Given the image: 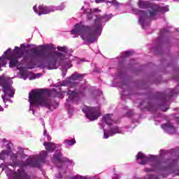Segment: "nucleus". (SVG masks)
Instances as JSON below:
<instances>
[{
    "label": "nucleus",
    "instance_id": "nucleus-44",
    "mask_svg": "<svg viewBox=\"0 0 179 179\" xmlns=\"http://www.w3.org/2000/svg\"><path fill=\"white\" fill-rule=\"evenodd\" d=\"M160 124V122H159V121H156V122H155V125H157V124Z\"/></svg>",
    "mask_w": 179,
    "mask_h": 179
},
{
    "label": "nucleus",
    "instance_id": "nucleus-40",
    "mask_svg": "<svg viewBox=\"0 0 179 179\" xmlns=\"http://www.w3.org/2000/svg\"><path fill=\"white\" fill-rule=\"evenodd\" d=\"M94 12L100 13V12H101V10H99V9H97V8H94Z\"/></svg>",
    "mask_w": 179,
    "mask_h": 179
},
{
    "label": "nucleus",
    "instance_id": "nucleus-47",
    "mask_svg": "<svg viewBox=\"0 0 179 179\" xmlns=\"http://www.w3.org/2000/svg\"><path fill=\"white\" fill-rule=\"evenodd\" d=\"M21 47H24V44H22V45H21Z\"/></svg>",
    "mask_w": 179,
    "mask_h": 179
},
{
    "label": "nucleus",
    "instance_id": "nucleus-30",
    "mask_svg": "<svg viewBox=\"0 0 179 179\" xmlns=\"http://www.w3.org/2000/svg\"><path fill=\"white\" fill-rule=\"evenodd\" d=\"M134 67H135V60L132 59L129 63L128 68H129V69H134Z\"/></svg>",
    "mask_w": 179,
    "mask_h": 179
},
{
    "label": "nucleus",
    "instance_id": "nucleus-10",
    "mask_svg": "<svg viewBox=\"0 0 179 179\" xmlns=\"http://www.w3.org/2000/svg\"><path fill=\"white\" fill-rule=\"evenodd\" d=\"M48 152L45 150L42 151L37 157L28 158L24 162H21L19 164L21 167H34L40 169L41 163H45V158L47 157Z\"/></svg>",
    "mask_w": 179,
    "mask_h": 179
},
{
    "label": "nucleus",
    "instance_id": "nucleus-50",
    "mask_svg": "<svg viewBox=\"0 0 179 179\" xmlns=\"http://www.w3.org/2000/svg\"><path fill=\"white\" fill-rule=\"evenodd\" d=\"M41 142H44V141L43 139H41Z\"/></svg>",
    "mask_w": 179,
    "mask_h": 179
},
{
    "label": "nucleus",
    "instance_id": "nucleus-7",
    "mask_svg": "<svg viewBox=\"0 0 179 179\" xmlns=\"http://www.w3.org/2000/svg\"><path fill=\"white\" fill-rule=\"evenodd\" d=\"M61 151H56L53 155V159L56 162V166L59 169V173L56 174V178L59 179L62 178V174L61 173H65L66 171V169H68V166H75V163L72 159H69V158L66 157H63ZM65 163L68 164V166L65 165Z\"/></svg>",
    "mask_w": 179,
    "mask_h": 179
},
{
    "label": "nucleus",
    "instance_id": "nucleus-41",
    "mask_svg": "<svg viewBox=\"0 0 179 179\" xmlns=\"http://www.w3.org/2000/svg\"><path fill=\"white\" fill-rule=\"evenodd\" d=\"M66 72H67L66 70L64 71H63V72H62V76H65L66 75Z\"/></svg>",
    "mask_w": 179,
    "mask_h": 179
},
{
    "label": "nucleus",
    "instance_id": "nucleus-25",
    "mask_svg": "<svg viewBox=\"0 0 179 179\" xmlns=\"http://www.w3.org/2000/svg\"><path fill=\"white\" fill-rule=\"evenodd\" d=\"M43 76V73H38L31 75L29 77V80H34V79H38L39 78H41Z\"/></svg>",
    "mask_w": 179,
    "mask_h": 179
},
{
    "label": "nucleus",
    "instance_id": "nucleus-53",
    "mask_svg": "<svg viewBox=\"0 0 179 179\" xmlns=\"http://www.w3.org/2000/svg\"><path fill=\"white\" fill-rule=\"evenodd\" d=\"M43 127H44V123L43 124Z\"/></svg>",
    "mask_w": 179,
    "mask_h": 179
},
{
    "label": "nucleus",
    "instance_id": "nucleus-8",
    "mask_svg": "<svg viewBox=\"0 0 179 179\" xmlns=\"http://www.w3.org/2000/svg\"><path fill=\"white\" fill-rule=\"evenodd\" d=\"M117 78H120L119 83H117L122 97H128L132 99V96L135 95V81L127 82L121 78V74H117Z\"/></svg>",
    "mask_w": 179,
    "mask_h": 179
},
{
    "label": "nucleus",
    "instance_id": "nucleus-21",
    "mask_svg": "<svg viewBox=\"0 0 179 179\" xmlns=\"http://www.w3.org/2000/svg\"><path fill=\"white\" fill-rule=\"evenodd\" d=\"M9 156H10V160L13 162V164H8V166H11V167H13V169H15V167L17 166V164H16V162H17V154L11 152L9 155Z\"/></svg>",
    "mask_w": 179,
    "mask_h": 179
},
{
    "label": "nucleus",
    "instance_id": "nucleus-26",
    "mask_svg": "<svg viewBox=\"0 0 179 179\" xmlns=\"http://www.w3.org/2000/svg\"><path fill=\"white\" fill-rule=\"evenodd\" d=\"M44 141L45 142H50L51 141V136L50 134H47V129L43 131Z\"/></svg>",
    "mask_w": 179,
    "mask_h": 179
},
{
    "label": "nucleus",
    "instance_id": "nucleus-43",
    "mask_svg": "<svg viewBox=\"0 0 179 179\" xmlns=\"http://www.w3.org/2000/svg\"><path fill=\"white\" fill-rule=\"evenodd\" d=\"M161 155H163L164 153V151L163 150H160Z\"/></svg>",
    "mask_w": 179,
    "mask_h": 179
},
{
    "label": "nucleus",
    "instance_id": "nucleus-13",
    "mask_svg": "<svg viewBox=\"0 0 179 179\" xmlns=\"http://www.w3.org/2000/svg\"><path fill=\"white\" fill-rule=\"evenodd\" d=\"M82 111L85 114V117L90 121H94L100 117L101 112L100 107H89L87 106L82 108Z\"/></svg>",
    "mask_w": 179,
    "mask_h": 179
},
{
    "label": "nucleus",
    "instance_id": "nucleus-12",
    "mask_svg": "<svg viewBox=\"0 0 179 179\" xmlns=\"http://www.w3.org/2000/svg\"><path fill=\"white\" fill-rule=\"evenodd\" d=\"M13 85V80L9 77H2L0 78V86L3 87V92L4 97L13 98L15 96V88L12 86Z\"/></svg>",
    "mask_w": 179,
    "mask_h": 179
},
{
    "label": "nucleus",
    "instance_id": "nucleus-20",
    "mask_svg": "<svg viewBox=\"0 0 179 179\" xmlns=\"http://www.w3.org/2000/svg\"><path fill=\"white\" fill-rule=\"evenodd\" d=\"M126 6L129 10H131V13H133V15L135 14V0H127Z\"/></svg>",
    "mask_w": 179,
    "mask_h": 179
},
{
    "label": "nucleus",
    "instance_id": "nucleus-24",
    "mask_svg": "<svg viewBox=\"0 0 179 179\" xmlns=\"http://www.w3.org/2000/svg\"><path fill=\"white\" fill-rule=\"evenodd\" d=\"M20 78L23 79L24 80H26L27 78H30V76H29V73L27 71H21L20 73Z\"/></svg>",
    "mask_w": 179,
    "mask_h": 179
},
{
    "label": "nucleus",
    "instance_id": "nucleus-27",
    "mask_svg": "<svg viewBox=\"0 0 179 179\" xmlns=\"http://www.w3.org/2000/svg\"><path fill=\"white\" fill-rule=\"evenodd\" d=\"M108 3L113 4V6L116 7V9H118L120 6V3H118V1H116L115 0H108Z\"/></svg>",
    "mask_w": 179,
    "mask_h": 179
},
{
    "label": "nucleus",
    "instance_id": "nucleus-17",
    "mask_svg": "<svg viewBox=\"0 0 179 179\" xmlns=\"http://www.w3.org/2000/svg\"><path fill=\"white\" fill-rule=\"evenodd\" d=\"M161 127L162 129H164V132H166V134H173L177 132V129L170 122H168L166 124H162Z\"/></svg>",
    "mask_w": 179,
    "mask_h": 179
},
{
    "label": "nucleus",
    "instance_id": "nucleus-5",
    "mask_svg": "<svg viewBox=\"0 0 179 179\" xmlns=\"http://www.w3.org/2000/svg\"><path fill=\"white\" fill-rule=\"evenodd\" d=\"M160 158L156 155H150L146 156L141 152H139L137 155V160L139 164L142 166H145V164H148V162H151L152 169L149 168L145 169V171L148 173L149 171H159L160 170H166V167H163V166H174L177 161H171L168 160L165 162H159Z\"/></svg>",
    "mask_w": 179,
    "mask_h": 179
},
{
    "label": "nucleus",
    "instance_id": "nucleus-45",
    "mask_svg": "<svg viewBox=\"0 0 179 179\" xmlns=\"http://www.w3.org/2000/svg\"><path fill=\"white\" fill-rule=\"evenodd\" d=\"M5 108H8V105H6V103H5Z\"/></svg>",
    "mask_w": 179,
    "mask_h": 179
},
{
    "label": "nucleus",
    "instance_id": "nucleus-48",
    "mask_svg": "<svg viewBox=\"0 0 179 179\" xmlns=\"http://www.w3.org/2000/svg\"><path fill=\"white\" fill-rule=\"evenodd\" d=\"M160 38H162V37H159V38H157V41L160 40Z\"/></svg>",
    "mask_w": 179,
    "mask_h": 179
},
{
    "label": "nucleus",
    "instance_id": "nucleus-14",
    "mask_svg": "<svg viewBox=\"0 0 179 179\" xmlns=\"http://www.w3.org/2000/svg\"><path fill=\"white\" fill-rule=\"evenodd\" d=\"M167 94L160 93L159 97L163 101V103L161 105L162 111H167L169 110V100L173 97V96H176V94H178L177 90L169 89L166 91Z\"/></svg>",
    "mask_w": 179,
    "mask_h": 179
},
{
    "label": "nucleus",
    "instance_id": "nucleus-15",
    "mask_svg": "<svg viewBox=\"0 0 179 179\" xmlns=\"http://www.w3.org/2000/svg\"><path fill=\"white\" fill-rule=\"evenodd\" d=\"M5 173L9 179H26V176H27L26 171L23 169H18L17 171H13V170L7 168L5 170Z\"/></svg>",
    "mask_w": 179,
    "mask_h": 179
},
{
    "label": "nucleus",
    "instance_id": "nucleus-46",
    "mask_svg": "<svg viewBox=\"0 0 179 179\" xmlns=\"http://www.w3.org/2000/svg\"><path fill=\"white\" fill-rule=\"evenodd\" d=\"M131 122H132V124H134V119H132Z\"/></svg>",
    "mask_w": 179,
    "mask_h": 179
},
{
    "label": "nucleus",
    "instance_id": "nucleus-42",
    "mask_svg": "<svg viewBox=\"0 0 179 179\" xmlns=\"http://www.w3.org/2000/svg\"><path fill=\"white\" fill-rule=\"evenodd\" d=\"M0 92H1V89H0ZM0 111H3V108L1 106H0Z\"/></svg>",
    "mask_w": 179,
    "mask_h": 179
},
{
    "label": "nucleus",
    "instance_id": "nucleus-29",
    "mask_svg": "<svg viewBox=\"0 0 179 179\" xmlns=\"http://www.w3.org/2000/svg\"><path fill=\"white\" fill-rule=\"evenodd\" d=\"M72 179H89L88 176H83L80 175H76L72 177Z\"/></svg>",
    "mask_w": 179,
    "mask_h": 179
},
{
    "label": "nucleus",
    "instance_id": "nucleus-18",
    "mask_svg": "<svg viewBox=\"0 0 179 179\" xmlns=\"http://www.w3.org/2000/svg\"><path fill=\"white\" fill-rule=\"evenodd\" d=\"M132 54H134V52L131 51V50H127L126 52H122L120 53V57H118V64L119 65H123L124 62H125V61H127V58H129V57H131V55H132Z\"/></svg>",
    "mask_w": 179,
    "mask_h": 179
},
{
    "label": "nucleus",
    "instance_id": "nucleus-2",
    "mask_svg": "<svg viewBox=\"0 0 179 179\" xmlns=\"http://www.w3.org/2000/svg\"><path fill=\"white\" fill-rule=\"evenodd\" d=\"M41 49H32L31 58H35L40 62L39 68H46V69H55L57 63L64 68L69 69L72 68L73 62L76 64H82L83 60L78 59V57L72 56V51L68 49L66 46H58L57 50L60 52H53L55 47L52 43L41 45L38 46Z\"/></svg>",
    "mask_w": 179,
    "mask_h": 179
},
{
    "label": "nucleus",
    "instance_id": "nucleus-6",
    "mask_svg": "<svg viewBox=\"0 0 179 179\" xmlns=\"http://www.w3.org/2000/svg\"><path fill=\"white\" fill-rule=\"evenodd\" d=\"M101 122L109 127V129L107 130L104 129V125L102 123H99L100 129H103V139H108L110 136H114L117 134H125L122 128L117 126V120H114L113 114L105 115L102 118Z\"/></svg>",
    "mask_w": 179,
    "mask_h": 179
},
{
    "label": "nucleus",
    "instance_id": "nucleus-39",
    "mask_svg": "<svg viewBox=\"0 0 179 179\" xmlns=\"http://www.w3.org/2000/svg\"><path fill=\"white\" fill-rule=\"evenodd\" d=\"M175 174L176 175V176H179V170L178 169H176V170H175Z\"/></svg>",
    "mask_w": 179,
    "mask_h": 179
},
{
    "label": "nucleus",
    "instance_id": "nucleus-33",
    "mask_svg": "<svg viewBox=\"0 0 179 179\" xmlns=\"http://www.w3.org/2000/svg\"><path fill=\"white\" fill-rule=\"evenodd\" d=\"M121 178V176L118 173H116L114 175L113 177H112V179H120Z\"/></svg>",
    "mask_w": 179,
    "mask_h": 179
},
{
    "label": "nucleus",
    "instance_id": "nucleus-1",
    "mask_svg": "<svg viewBox=\"0 0 179 179\" xmlns=\"http://www.w3.org/2000/svg\"><path fill=\"white\" fill-rule=\"evenodd\" d=\"M85 76L86 73L75 72L67 79L55 84L53 86L56 88H53L52 92L47 90L41 91L33 90L29 93V111H32V114L34 115L36 108H38V106L45 107L50 111H54L58 107V103L51 99V96L58 97V99H64L66 92L61 91L62 86L76 89L73 92H79L81 90V92H85V96H86V92L87 91L86 85H80L79 82H76V80H83Z\"/></svg>",
    "mask_w": 179,
    "mask_h": 179
},
{
    "label": "nucleus",
    "instance_id": "nucleus-37",
    "mask_svg": "<svg viewBox=\"0 0 179 179\" xmlns=\"http://www.w3.org/2000/svg\"><path fill=\"white\" fill-rule=\"evenodd\" d=\"M162 34H164V33H167V29H164L161 31Z\"/></svg>",
    "mask_w": 179,
    "mask_h": 179
},
{
    "label": "nucleus",
    "instance_id": "nucleus-16",
    "mask_svg": "<svg viewBox=\"0 0 179 179\" xmlns=\"http://www.w3.org/2000/svg\"><path fill=\"white\" fill-rule=\"evenodd\" d=\"M2 142L4 143H7L6 145V148L7 150H2L1 152L0 153V160H5L6 157H8V156L12 153V146H13V144L10 142H8L6 138H3L2 140Z\"/></svg>",
    "mask_w": 179,
    "mask_h": 179
},
{
    "label": "nucleus",
    "instance_id": "nucleus-19",
    "mask_svg": "<svg viewBox=\"0 0 179 179\" xmlns=\"http://www.w3.org/2000/svg\"><path fill=\"white\" fill-rule=\"evenodd\" d=\"M43 146L45 148L47 152H50V153H52L57 148V145L52 142L44 141Z\"/></svg>",
    "mask_w": 179,
    "mask_h": 179
},
{
    "label": "nucleus",
    "instance_id": "nucleus-51",
    "mask_svg": "<svg viewBox=\"0 0 179 179\" xmlns=\"http://www.w3.org/2000/svg\"><path fill=\"white\" fill-rule=\"evenodd\" d=\"M27 47H30V45H28Z\"/></svg>",
    "mask_w": 179,
    "mask_h": 179
},
{
    "label": "nucleus",
    "instance_id": "nucleus-34",
    "mask_svg": "<svg viewBox=\"0 0 179 179\" xmlns=\"http://www.w3.org/2000/svg\"><path fill=\"white\" fill-rule=\"evenodd\" d=\"M87 17H88L89 20H91V19H92V17H93V13H90L87 15Z\"/></svg>",
    "mask_w": 179,
    "mask_h": 179
},
{
    "label": "nucleus",
    "instance_id": "nucleus-38",
    "mask_svg": "<svg viewBox=\"0 0 179 179\" xmlns=\"http://www.w3.org/2000/svg\"><path fill=\"white\" fill-rule=\"evenodd\" d=\"M94 72H100V69L95 67L94 69Z\"/></svg>",
    "mask_w": 179,
    "mask_h": 179
},
{
    "label": "nucleus",
    "instance_id": "nucleus-52",
    "mask_svg": "<svg viewBox=\"0 0 179 179\" xmlns=\"http://www.w3.org/2000/svg\"><path fill=\"white\" fill-rule=\"evenodd\" d=\"M152 1H159V0H152Z\"/></svg>",
    "mask_w": 179,
    "mask_h": 179
},
{
    "label": "nucleus",
    "instance_id": "nucleus-4",
    "mask_svg": "<svg viewBox=\"0 0 179 179\" xmlns=\"http://www.w3.org/2000/svg\"><path fill=\"white\" fill-rule=\"evenodd\" d=\"M137 5L141 9H146L150 8L152 11L149 13L145 10L138 11V15L140 16V20L138 21L139 24H141L143 27H145V24L146 23L147 19H150L154 20L159 17V13H164L165 12H169V6H160L158 4H155V3H151L149 1L138 0Z\"/></svg>",
    "mask_w": 179,
    "mask_h": 179
},
{
    "label": "nucleus",
    "instance_id": "nucleus-28",
    "mask_svg": "<svg viewBox=\"0 0 179 179\" xmlns=\"http://www.w3.org/2000/svg\"><path fill=\"white\" fill-rule=\"evenodd\" d=\"M127 110L128 111L127 112L125 117H127V118H130V120H132L134 118V113H132V111L128 109V107H126Z\"/></svg>",
    "mask_w": 179,
    "mask_h": 179
},
{
    "label": "nucleus",
    "instance_id": "nucleus-11",
    "mask_svg": "<svg viewBox=\"0 0 179 179\" xmlns=\"http://www.w3.org/2000/svg\"><path fill=\"white\" fill-rule=\"evenodd\" d=\"M65 3H62L59 6H44L39 5L37 8V6L33 7L34 12L41 16V15H48V13H51V12H55V10H64L65 9Z\"/></svg>",
    "mask_w": 179,
    "mask_h": 179
},
{
    "label": "nucleus",
    "instance_id": "nucleus-49",
    "mask_svg": "<svg viewBox=\"0 0 179 179\" xmlns=\"http://www.w3.org/2000/svg\"><path fill=\"white\" fill-rule=\"evenodd\" d=\"M83 9H85V7H82L81 10H83Z\"/></svg>",
    "mask_w": 179,
    "mask_h": 179
},
{
    "label": "nucleus",
    "instance_id": "nucleus-22",
    "mask_svg": "<svg viewBox=\"0 0 179 179\" xmlns=\"http://www.w3.org/2000/svg\"><path fill=\"white\" fill-rule=\"evenodd\" d=\"M63 143L65 148H71V146H73V145L76 143V140H75V138L65 139Z\"/></svg>",
    "mask_w": 179,
    "mask_h": 179
},
{
    "label": "nucleus",
    "instance_id": "nucleus-3",
    "mask_svg": "<svg viewBox=\"0 0 179 179\" xmlns=\"http://www.w3.org/2000/svg\"><path fill=\"white\" fill-rule=\"evenodd\" d=\"M94 20V24L92 27L85 25L83 22H79L74 25V28L71 31V35L73 38H76L80 36L83 41L87 43H96L97 36L101 35L103 27L106 23L113 18V14H104L103 15H96Z\"/></svg>",
    "mask_w": 179,
    "mask_h": 179
},
{
    "label": "nucleus",
    "instance_id": "nucleus-9",
    "mask_svg": "<svg viewBox=\"0 0 179 179\" xmlns=\"http://www.w3.org/2000/svg\"><path fill=\"white\" fill-rule=\"evenodd\" d=\"M68 99L66 102V107L68 110V113L69 115H72L73 114V107L71 106L72 103L78 104L79 101L85 97V91H80L78 92L77 91H72L69 90L67 91Z\"/></svg>",
    "mask_w": 179,
    "mask_h": 179
},
{
    "label": "nucleus",
    "instance_id": "nucleus-23",
    "mask_svg": "<svg viewBox=\"0 0 179 179\" xmlns=\"http://www.w3.org/2000/svg\"><path fill=\"white\" fill-rule=\"evenodd\" d=\"M93 93L95 94V99L96 100H99V99H104L102 91H100L99 90H94Z\"/></svg>",
    "mask_w": 179,
    "mask_h": 179
},
{
    "label": "nucleus",
    "instance_id": "nucleus-36",
    "mask_svg": "<svg viewBox=\"0 0 179 179\" xmlns=\"http://www.w3.org/2000/svg\"><path fill=\"white\" fill-rule=\"evenodd\" d=\"M149 179H159V178H157V176L151 175L148 177Z\"/></svg>",
    "mask_w": 179,
    "mask_h": 179
},
{
    "label": "nucleus",
    "instance_id": "nucleus-32",
    "mask_svg": "<svg viewBox=\"0 0 179 179\" xmlns=\"http://www.w3.org/2000/svg\"><path fill=\"white\" fill-rule=\"evenodd\" d=\"M1 98L3 103H6V101H9V103H13V100L6 98V96H4L3 95H1Z\"/></svg>",
    "mask_w": 179,
    "mask_h": 179
},
{
    "label": "nucleus",
    "instance_id": "nucleus-31",
    "mask_svg": "<svg viewBox=\"0 0 179 179\" xmlns=\"http://www.w3.org/2000/svg\"><path fill=\"white\" fill-rule=\"evenodd\" d=\"M17 155L20 156L21 157H26L27 155H24V152L23 151V149H20L17 152Z\"/></svg>",
    "mask_w": 179,
    "mask_h": 179
},
{
    "label": "nucleus",
    "instance_id": "nucleus-35",
    "mask_svg": "<svg viewBox=\"0 0 179 179\" xmlns=\"http://www.w3.org/2000/svg\"><path fill=\"white\" fill-rule=\"evenodd\" d=\"M107 0H95L96 3H101L103 2H106Z\"/></svg>",
    "mask_w": 179,
    "mask_h": 179
}]
</instances>
